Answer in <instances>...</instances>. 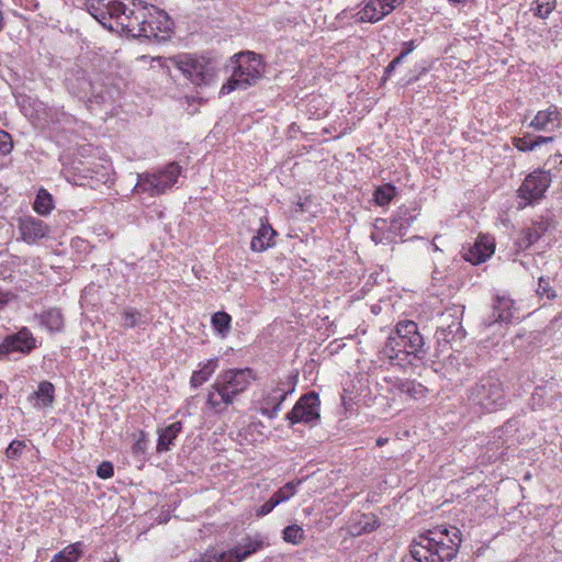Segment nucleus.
Listing matches in <instances>:
<instances>
[{"mask_svg": "<svg viewBox=\"0 0 562 562\" xmlns=\"http://www.w3.org/2000/svg\"><path fill=\"white\" fill-rule=\"evenodd\" d=\"M457 313V311L454 312ZM465 335L460 318L452 313L442 314L440 317V325L438 326L435 337L437 341L436 356H441L445 351L451 348V342L457 339H462Z\"/></svg>", "mask_w": 562, "mask_h": 562, "instance_id": "dca6fc26", "label": "nucleus"}, {"mask_svg": "<svg viewBox=\"0 0 562 562\" xmlns=\"http://www.w3.org/2000/svg\"><path fill=\"white\" fill-rule=\"evenodd\" d=\"M37 348L36 338L27 327L8 334L0 342V360H16Z\"/></svg>", "mask_w": 562, "mask_h": 562, "instance_id": "ddd939ff", "label": "nucleus"}, {"mask_svg": "<svg viewBox=\"0 0 562 562\" xmlns=\"http://www.w3.org/2000/svg\"><path fill=\"white\" fill-rule=\"evenodd\" d=\"M552 182L551 172L537 169L529 173L518 189V196L525 201V205L538 202L544 196Z\"/></svg>", "mask_w": 562, "mask_h": 562, "instance_id": "2eb2a0df", "label": "nucleus"}, {"mask_svg": "<svg viewBox=\"0 0 562 562\" xmlns=\"http://www.w3.org/2000/svg\"><path fill=\"white\" fill-rule=\"evenodd\" d=\"M252 380L255 372L250 368L223 370L207 391L206 408L218 415L226 413L236 397L249 387Z\"/></svg>", "mask_w": 562, "mask_h": 562, "instance_id": "20e7f679", "label": "nucleus"}, {"mask_svg": "<svg viewBox=\"0 0 562 562\" xmlns=\"http://www.w3.org/2000/svg\"><path fill=\"white\" fill-rule=\"evenodd\" d=\"M171 61L194 86L198 87L209 85L215 71V67L210 58L188 53L172 57Z\"/></svg>", "mask_w": 562, "mask_h": 562, "instance_id": "f8f14e48", "label": "nucleus"}, {"mask_svg": "<svg viewBox=\"0 0 562 562\" xmlns=\"http://www.w3.org/2000/svg\"><path fill=\"white\" fill-rule=\"evenodd\" d=\"M83 547L80 541L71 543L57 553L58 558L64 559L65 562H77L83 554Z\"/></svg>", "mask_w": 562, "mask_h": 562, "instance_id": "a19ab883", "label": "nucleus"}, {"mask_svg": "<svg viewBox=\"0 0 562 562\" xmlns=\"http://www.w3.org/2000/svg\"><path fill=\"white\" fill-rule=\"evenodd\" d=\"M85 7L104 29L127 37L160 43L172 34L167 12L144 0H86Z\"/></svg>", "mask_w": 562, "mask_h": 562, "instance_id": "f257e3e1", "label": "nucleus"}, {"mask_svg": "<svg viewBox=\"0 0 562 562\" xmlns=\"http://www.w3.org/2000/svg\"><path fill=\"white\" fill-rule=\"evenodd\" d=\"M25 447V441L14 439L7 447L4 454L10 460H18L22 456Z\"/></svg>", "mask_w": 562, "mask_h": 562, "instance_id": "c03bdc74", "label": "nucleus"}, {"mask_svg": "<svg viewBox=\"0 0 562 562\" xmlns=\"http://www.w3.org/2000/svg\"><path fill=\"white\" fill-rule=\"evenodd\" d=\"M404 59L405 58H403L401 55H397L394 59L391 60V63L384 69V74L382 77L383 82L390 79L392 74L395 71L396 67L400 66Z\"/></svg>", "mask_w": 562, "mask_h": 562, "instance_id": "603ef678", "label": "nucleus"}, {"mask_svg": "<svg viewBox=\"0 0 562 562\" xmlns=\"http://www.w3.org/2000/svg\"><path fill=\"white\" fill-rule=\"evenodd\" d=\"M269 546L268 538L259 532L247 535L226 551H206L195 562H241Z\"/></svg>", "mask_w": 562, "mask_h": 562, "instance_id": "9b49d317", "label": "nucleus"}, {"mask_svg": "<svg viewBox=\"0 0 562 562\" xmlns=\"http://www.w3.org/2000/svg\"><path fill=\"white\" fill-rule=\"evenodd\" d=\"M65 85L70 94L86 101L89 109L112 103L117 90L106 87L100 80H92L80 68H74L66 72Z\"/></svg>", "mask_w": 562, "mask_h": 562, "instance_id": "0eeeda50", "label": "nucleus"}, {"mask_svg": "<svg viewBox=\"0 0 562 562\" xmlns=\"http://www.w3.org/2000/svg\"><path fill=\"white\" fill-rule=\"evenodd\" d=\"M418 215L419 210L417 206L413 204L401 205L391 221L393 232H396L398 237H404Z\"/></svg>", "mask_w": 562, "mask_h": 562, "instance_id": "b1692460", "label": "nucleus"}, {"mask_svg": "<svg viewBox=\"0 0 562 562\" xmlns=\"http://www.w3.org/2000/svg\"><path fill=\"white\" fill-rule=\"evenodd\" d=\"M544 391V387L542 386H537L535 392L532 393V401H536V397L539 396L541 397L542 396V392Z\"/></svg>", "mask_w": 562, "mask_h": 562, "instance_id": "bf43d9fd", "label": "nucleus"}, {"mask_svg": "<svg viewBox=\"0 0 562 562\" xmlns=\"http://www.w3.org/2000/svg\"><path fill=\"white\" fill-rule=\"evenodd\" d=\"M513 146L522 153L535 150V144L532 140V134L525 133L522 136H515L512 138Z\"/></svg>", "mask_w": 562, "mask_h": 562, "instance_id": "37998d69", "label": "nucleus"}, {"mask_svg": "<svg viewBox=\"0 0 562 562\" xmlns=\"http://www.w3.org/2000/svg\"><path fill=\"white\" fill-rule=\"evenodd\" d=\"M550 223L547 218L535 221L530 226L525 227L518 234L515 245L519 250H527L536 244L549 229Z\"/></svg>", "mask_w": 562, "mask_h": 562, "instance_id": "aec40b11", "label": "nucleus"}, {"mask_svg": "<svg viewBox=\"0 0 562 562\" xmlns=\"http://www.w3.org/2000/svg\"><path fill=\"white\" fill-rule=\"evenodd\" d=\"M416 48L415 41H407L402 44V52L398 54L403 58L409 55Z\"/></svg>", "mask_w": 562, "mask_h": 562, "instance_id": "6e6d98bb", "label": "nucleus"}, {"mask_svg": "<svg viewBox=\"0 0 562 562\" xmlns=\"http://www.w3.org/2000/svg\"><path fill=\"white\" fill-rule=\"evenodd\" d=\"M120 324L124 329L142 327L148 324L146 316L139 310L132 306L123 308L120 313Z\"/></svg>", "mask_w": 562, "mask_h": 562, "instance_id": "473e14b6", "label": "nucleus"}, {"mask_svg": "<svg viewBox=\"0 0 562 562\" xmlns=\"http://www.w3.org/2000/svg\"><path fill=\"white\" fill-rule=\"evenodd\" d=\"M495 251L494 239L490 236H480L473 244L462 248V258L476 266L485 262Z\"/></svg>", "mask_w": 562, "mask_h": 562, "instance_id": "6ab92c4d", "label": "nucleus"}, {"mask_svg": "<svg viewBox=\"0 0 562 562\" xmlns=\"http://www.w3.org/2000/svg\"><path fill=\"white\" fill-rule=\"evenodd\" d=\"M381 522L376 515L358 514L351 519L348 526V533L352 537H360L366 533H370L380 527Z\"/></svg>", "mask_w": 562, "mask_h": 562, "instance_id": "a878e982", "label": "nucleus"}, {"mask_svg": "<svg viewBox=\"0 0 562 562\" xmlns=\"http://www.w3.org/2000/svg\"><path fill=\"white\" fill-rule=\"evenodd\" d=\"M549 161L554 164V165H562V155L561 154H555L553 157L550 158Z\"/></svg>", "mask_w": 562, "mask_h": 562, "instance_id": "13d9d810", "label": "nucleus"}, {"mask_svg": "<svg viewBox=\"0 0 562 562\" xmlns=\"http://www.w3.org/2000/svg\"><path fill=\"white\" fill-rule=\"evenodd\" d=\"M319 397L315 392H307L302 395L292 409L285 414V420L289 426L296 424H315L319 420Z\"/></svg>", "mask_w": 562, "mask_h": 562, "instance_id": "4468645a", "label": "nucleus"}, {"mask_svg": "<svg viewBox=\"0 0 562 562\" xmlns=\"http://www.w3.org/2000/svg\"><path fill=\"white\" fill-rule=\"evenodd\" d=\"M431 247H432L434 250H438L439 249L436 244H431Z\"/></svg>", "mask_w": 562, "mask_h": 562, "instance_id": "69168bd1", "label": "nucleus"}, {"mask_svg": "<svg viewBox=\"0 0 562 562\" xmlns=\"http://www.w3.org/2000/svg\"><path fill=\"white\" fill-rule=\"evenodd\" d=\"M3 29V12H2V1L0 0V32Z\"/></svg>", "mask_w": 562, "mask_h": 562, "instance_id": "680f3d73", "label": "nucleus"}, {"mask_svg": "<svg viewBox=\"0 0 562 562\" xmlns=\"http://www.w3.org/2000/svg\"><path fill=\"white\" fill-rule=\"evenodd\" d=\"M277 232L269 224L267 217H260V227L250 243V249L255 252H263L274 245L273 238Z\"/></svg>", "mask_w": 562, "mask_h": 562, "instance_id": "393cba45", "label": "nucleus"}, {"mask_svg": "<svg viewBox=\"0 0 562 562\" xmlns=\"http://www.w3.org/2000/svg\"><path fill=\"white\" fill-rule=\"evenodd\" d=\"M233 58V72L222 86L221 94H228L234 90H246L248 87L256 85L265 71L261 57L254 52H241L234 55Z\"/></svg>", "mask_w": 562, "mask_h": 562, "instance_id": "1a4fd4ad", "label": "nucleus"}, {"mask_svg": "<svg viewBox=\"0 0 562 562\" xmlns=\"http://www.w3.org/2000/svg\"><path fill=\"white\" fill-rule=\"evenodd\" d=\"M397 233L393 232L392 223L385 218H376L370 238L374 244L389 245L397 237Z\"/></svg>", "mask_w": 562, "mask_h": 562, "instance_id": "c756f323", "label": "nucleus"}, {"mask_svg": "<svg viewBox=\"0 0 562 562\" xmlns=\"http://www.w3.org/2000/svg\"><path fill=\"white\" fill-rule=\"evenodd\" d=\"M127 276H134L135 282L145 284L153 282L158 277V261L140 258L138 261L126 265Z\"/></svg>", "mask_w": 562, "mask_h": 562, "instance_id": "412c9836", "label": "nucleus"}, {"mask_svg": "<svg viewBox=\"0 0 562 562\" xmlns=\"http://www.w3.org/2000/svg\"><path fill=\"white\" fill-rule=\"evenodd\" d=\"M218 368V358H211L204 362L199 363V369L192 372L190 378V385L193 389L200 387L203 383L207 382Z\"/></svg>", "mask_w": 562, "mask_h": 562, "instance_id": "2f4dec72", "label": "nucleus"}, {"mask_svg": "<svg viewBox=\"0 0 562 562\" xmlns=\"http://www.w3.org/2000/svg\"><path fill=\"white\" fill-rule=\"evenodd\" d=\"M41 327L50 334L59 333L64 328V316L59 308L50 307L36 315Z\"/></svg>", "mask_w": 562, "mask_h": 562, "instance_id": "7c9ffc66", "label": "nucleus"}, {"mask_svg": "<svg viewBox=\"0 0 562 562\" xmlns=\"http://www.w3.org/2000/svg\"><path fill=\"white\" fill-rule=\"evenodd\" d=\"M387 441V439L384 438H378L376 446L382 447Z\"/></svg>", "mask_w": 562, "mask_h": 562, "instance_id": "0e129e2a", "label": "nucleus"}, {"mask_svg": "<svg viewBox=\"0 0 562 562\" xmlns=\"http://www.w3.org/2000/svg\"><path fill=\"white\" fill-rule=\"evenodd\" d=\"M528 127L543 133H555L562 128V109L557 104H550L539 110L528 124Z\"/></svg>", "mask_w": 562, "mask_h": 562, "instance_id": "a211bd4d", "label": "nucleus"}, {"mask_svg": "<svg viewBox=\"0 0 562 562\" xmlns=\"http://www.w3.org/2000/svg\"><path fill=\"white\" fill-rule=\"evenodd\" d=\"M560 321H562V311H561V312H559V313L557 314V316H554V318L552 319V322H551V323L554 325L555 323H558V322H560Z\"/></svg>", "mask_w": 562, "mask_h": 562, "instance_id": "e2e57ef3", "label": "nucleus"}, {"mask_svg": "<svg viewBox=\"0 0 562 562\" xmlns=\"http://www.w3.org/2000/svg\"><path fill=\"white\" fill-rule=\"evenodd\" d=\"M427 392V389L422 384L414 380H409L408 384L406 385V392L405 394L408 395L411 398H420L424 397Z\"/></svg>", "mask_w": 562, "mask_h": 562, "instance_id": "49530a36", "label": "nucleus"}, {"mask_svg": "<svg viewBox=\"0 0 562 562\" xmlns=\"http://www.w3.org/2000/svg\"><path fill=\"white\" fill-rule=\"evenodd\" d=\"M184 168L177 161H170L149 171L137 173L133 192L150 198L159 196L171 190L183 177Z\"/></svg>", "mask_w": 562, "mask_h": 562, "instance_id": "6e6552de", "label": "nucleus"}, {"mask_svg": "<svg viewBox=\"0 0 562 562\" xmlns=\"http://www.w3.org/2000/svg\"><path fill=\"white\" fill-rule=\"evenodd\" d=\"M211 326L218 337L226 338L232 328V316L225 311L215 312L211 316Z\"/></svg>", "mask_w": 562, "mask_h": 562, "instance_id": "72a5a7b5", "label": "nucleus"}, {"mask_svg": "<svg viewBox=\"0 0 562 562\" xmlns=\"http://www.w3.org/2000/svg\"><path fill=\"white\" fill-rule=\"evenodd\" d=\"M514 302L505 296H497L493 304L487 325L494 323H509L513 318Z\"/></svg>", "mask_w": 562, "mask_h": 562, "instance_id": "c85d7f7f", "label": "nucleus"}, {"mask_svg": "<svg viewBox=\"0 0 562 562\" xmlns=\"http://www.w3.org/2000/svg\"><path fill=\"white\" fill-rule=\"evenodd\" d=\"M46 117L50 128L56 131H70L76 124V117L65 112L63 106L48 108Z\"/></svg>", "mask_w": 562, "mask_h": 562, "instance_id": "bb28decb", "label": "nucleus"}, {"mask_svg": "<svg viewBox=\"0 0 562 562\" xmlns=\"http://www.w3.org/2000/svg\"><path fill=\"white\" fill-rule=\"evenodd\" d=\"M297 376V373H288L278 379H272L262 389L261 397L258 401V411L263 417L272 420L279 416L282 403L295 391Z\"/></svg>", "mask_w": 562, "mask_h": 562, "instance_id": "9d476101", "label": "nucleus"}, {"mask_svg": "<svg viewBox=\"0 0 562 562\" xmlns=\"http://www.w3.org/2000/svg\"><path fill=\"white\" fill-rule=\"evenodd\" d=\"M147 449V434L145 431L139 432L138 439L134 442L132 450L134 454H144Z\"/></svg>", "mask_w": 562, "mask_h": 562, "instance_id": "3c124183", "label": "nucleus"}, {"mask_svg": "<svg viewBox=\"0 0 562 562\" xmlns=\"http://www.w3.org/2000/svg\"><path fill=\"white\" fill-rule=\"evenodd\" d=\"M13 13L24 20L40 8L38 0H11Z\"/></svg>", "mask_w": 562, "mask_h": 562, "instance_id": "4c0bfd02", "label": "nucleus"}, {"mask_svg": "<svg viewBox=\"0 0 562 562\" xmlns=\"http://www.w3.org/2000/svg\"><path fill=\"white\" fill-rule=\"evenodd\" d=\"M506 405L505 386L496 372H487L467 390L465 408L472 418L496 413Z\"/></svg>", "mask_w": 562, "mask_h": 562, "instance_id": "39448f33", "label": "nucleus"}, {"mask_svg": "<svg viewBox=\"0 0 562 562\" xmlns=\"http://www.w3.org/2000/svg\"><path fill=\"white\" fill-rule=\"evenodd\" d=\"M519 429V423L515 418L508 419L502 427L495 429L494 438L505 443L509 437H513Z\"/></svg>", "mask_w": 562, "mask_h": 562, "instance_id": "ea45409f", "label": "nucleus"}, {"mask_svg": "<svg viewBox=\"0 0 562 562\" xmlns=\"http://www.w3.org/2000/svg\"><path fill=\"white\" fill-rule=\"evenodd\" d=\"M19 231L22 239L27 244H34L38 241L48 233L47 226L42 220L31 216L20 218Z\"/></svg>", "mask_w": 562, "mask_h": 562, "instance_id": "5701e85b", "label": "nucleus"}, {"mask_svg": "<svg viewBox=\"0 0 562 562\" xmlns=\"http://www.w3.org/2000/svg\"><path fill=\"white\" fill-rule=\"evenodd\" d=\"M405 0H362L357 12L359 22L378 23L394 10L403 5Z\"/></svg>", "mask_w": 562, "mask_h": 562, "instance_id": "f3484780", "label": "nucleus"}, {"mask_svg": "<svg viewBox=\"0 0 562 562\" xmlns=\"http://www.w3.org/2000/svg\"><path fill=\"white\" fill-rule=\"evenodd\" d=\"M91 145H85L78 150L66 178L75 186L98 189L100 186L110 187L114 182L112 165L102 159L90 158Z\"/></svg>", "mask_w": 562, "mask_h": 562, "instance_id": "423d86ee", "label": "nucleus"}, {"mask_svg": "<svg viewBox=\"0 0 562 562\" xmlns=\"http://www.w3.org/2000/svg\"><path fill=\"white\" fill-rule=\"evenodd\" d=\"M428 349L417 323L403 319L390 333L387 340L379 351V359L392 367L405 369L414 361L425 359Z\"/></svg>", "mask_w": 562, "mask_h": 562, "instance_id": "f03ea898", "label": "nucleus"}, {"mask_svg": "<svg viewBox=\"0 0 562 562\" xmlns=\"http://www.w3.org/2000/svg\"><path fill=\"white\" fill-rule=\"evenodd\" d=\"M537 293L540 296H547L549 300H552L557 296L555 291L550 285V279L544 277H540L538 280Z\"/></svg>", "mask_w": 562, "mask_h": 562, "instance_id": "a18cd8bd", "label": "nucleus"}, {"mask_svg": "<svg viewBox=\"0 0 562 562\" xmlns=\"http://www.w3.org/2000/svg\"><path fill=\"white\" fill-rule=\"evenodd\" d=\"M55 397V385L45 380L38 383L37 389L27 396V401L35 409H48L53 407Z\"/></svg>", "mask_w": 562, "mask_h": 562, "instance_id": "4be33fe9", "label": "nucleus"}, {"mask_svg": "<svg viewBox=\"0 0 562 562\" xmlns=\"http://www.w3.org/2000/svg\"><path fill=\"white\" fill-rule=\"evenodd\" d=\"M278 506V502H276L273 499V497L271 496L266 503H263L261 506H259L257 509H256V516L257 517H263L266 515H268L269 513H271L274 507Z\"/></svg>", "mask_w": 562, "mask_h": 562, "instance_id": "864d4df0", "label": "nucleus"}, {"mask_svg": "<svg viewBox=\"0 0 562 562\" xmlns=\"http://www.w3.org/2000/svg\"><path fill=\"white\" fill-rule=\"evenodd\" d=\"M448 2L453 7H465L470 0H448Z\"/></svg>", "mask_w": 562, "mask_h": 562, "instance_id": "4d7b16f0", "label": "nucleus"}, {"mask_svg": "<svg viewBox=\"0 0 562 562\" xmlns=\"http://www.w3.org/2000/svg\"><path fill=\"white\" fill-rule=\"evenodd\" d=\"M532 140L535 144V149L544 145L554 142L553 136H543V135H532Z\"/></svg>", "mask_w": 562, "mask_h": 562, "instance_id": "5fc2aeb1", "label": "nucleus"}, {"mask_svg": "<svg viewBox=\"0 0 562 562\" xmlns=\"http://www.w3.org/2000/svg\"><path fill=\"white\" fill-rule=\"evenodd\" d=\"M461 531L454 527H437L418 535L409 546V557L415 562H450L461 544Z\"/></svg>", "mask_w": 562, "mask_h": 562, "instance_id": "7ed1b4c3", "label": "nucleus"}, {"mask_svg": "<svg viewBox=\"0 0 562 562\" xmlns=\"http://www.w3.org/2000/svg\"><path fill=\"white\" fill-rule=\"evenodd\" d=\"M397 189L392 183L379 186L373 191V200L379 206H385L395 198Z\"/></svg>", "mask_w": 562, "mask_h": 562, "instance_id": "e433bc0d", "label": "nucleus"}, {"mask_svg": "<svg viewBox=\"0 0 562 562\" xmlns=\"http://www.w3.org/2000/svg\"><path fill=\"white\" fill-rule=\"evenodd\" d=\"M9 301V295L0 293V308H2Z\"/></svg>", "mask_w": 562, "mask_h": 562, "instance_id": "052dcab7", "label": "nucleus"}, {"mask_svg": "<svg viewBox=\"0 0 562 562\" xmlns=\"http://www.w3.org/2000/svg\"><path fill=\"white\" fill-rule=\"evenodd\" d=\"M12 148L13 142L11 135L5 131L0 130V155L5 156L10 154Z\"/></svg>", "mask_w": 562, "mask_h": 562, "instance_id": "09e8293b", "label": "nucleus"}, {"mask_svg": "<svg viewBox=\"0 0 562 562\" xmlns=\"http://www.w3.org/2000/svg\"><path fill=\"white\" fill-rule=\"evenodd\" d=\"M183 429V423L178 420L175 422L165 428L158 429V439H157V446L156 450L158 453L170 451L173 441L179 436V434Z\"/></svg>", "mask_w": 562, "mask_h": 562, "instance_id": "cd10ccee", "label": "nucleus"}, {"mask_svg": "<svg viewBox=\"0 0 562 562\" xmlns=\"http://www.w3.org/2000/svg\"><path fill=\"white\" fill-rule=\"evenodd\" d=\"M106 562H119V561H117V560H113V559H111V560H109V561H106Z\"/></svg>", "mask_w": 562, "mask_h": 562, "instance_id": "338daca9", "label": "nucleus"}, {"mask_svg": "<svg viewBox=\"0 0 562 562\" xmlns=\"http://www.w3.org/2000/svg\"><path fill=\"white\" fill-rule=\"evenodd\" d=\"M301 483L302 480L288 482L272 494L273 499L278 502V505L289 501L292 496L295 495L296 488Z\"/></svg>", "mask_w": 562, "mask_h": 562, "instance_id": "58836bf2", "label": "nucleus"}, {"mask_svg": "<svg viewBox=\"0 0 562 562\" xmlns=\"http://www.w3.org/2000/svg\"><path fill=\"white\" fill-rule=\"evenodd\" d=\"M33 209L40 215L49 214L54 209V200L52 194L47 190L41 188L36 193Z\"/></svg>", "mask_w": 562, "mask_h": 562, "instance_id": "c9c22d12", "label": "nucleus"}, {"mask_svg": "<svg viewBox=\"0 0 562 562\" xmlns=\"http://www.w3.org/2000/svg\"><path fill=\"white\" fill-rule=\"evenodd\" d=\"M304 537L303 528L296 524L289 525L282 530L283 540L291 544H300Z\"/></svg>", "mask_w": 562, "mask_h": 562, "instance_id": "79ce46f5", "label": "nucleus"}, {"mask_svg": "<svg viewBox=\"0 0 562 562\" xmlns=\"http://www.w3.org/2000/svg\"><path fill=\"white\" fill-rule=\"evenodd\" d=\"M97 475L102 480L111 479L114 475V467L112 462H101L97 468Z\"/></svg>", "mask_w": 562, "mask_h": 562, "instance_id": "8fccbe9b", "label": "nucleus"}, {"mask_svg": "<svg viewBox=\"0 0 562 562\" xmlns=\"http://www.w3.org/2000/svg\"><path fill=\"white\" fill-rule=\"evenodd\" d=\"M387 384H390V391L394 393V395H402L406 392V385L408 384V379H398V378H385Z\"/></svg>", "mask_w": 562, "mask_h": 562, "instance_id": "de8ad7c7", "label": "nucleus"}, {"mask_svg": "<svg viewBox=\"0 0 562 562\" xmlns=\"http://www.w3.org/2000/svg\"><path fill=\"white\" fill-rule=\"evenodd\" d=\"M558 0H532L530 3V12L533 16L547 20L555 10Z\"/></svg>", "mask_w": 562, "mask_h": 562, "instance_id": "f704fd0d", "label": "nucleus"}]
</instances>
